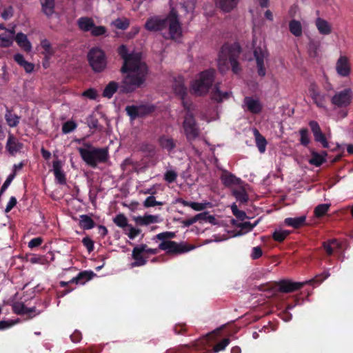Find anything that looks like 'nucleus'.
Listing matches in <instances>:
<instances>
[{"instance_id": "obj_38", "label": "nucleus", "mask_w": 353, "mask_h": 353, "mask_svg": "<svg viewBox=\"0 0 353 353\" xmlns=\"http://www.w3.org/2000/svg\"><path fill=\"white\" fill-rule=\"evenodd\" d=\"M259 223V220L255 221L254 223L246 221L243 223H236L235 220H232V224L235 225L237 228H241V230H246L248 231H251Z\"/></svg>"}, {"instance_id": "obj_60", "label": "nucleus", "mask_w": 353, "mask_h": 353, "mask_svg": "<svg viewBox=\"0 0 353 353\" xmlns=\"http://www.w3.org/2000/svg\"><path fill=\"white\" fill-rule=\"evenodd\" d=\"M82 243L85 247L88 249L89 252H91L94 249V241L88 236H85L83 239Z\"/></svg>"}, {"instance_id": "obj_9", "label": "nucleus", "mask_w": 353, "mask_h": 353, "mask_svg": "<svg viewBox=\"0 0 353 353\" xmlns=\"http://www.w3.org/2000/svg\"><path fill=\"white\" fill-rule=\"evenodd\" d=\"M194 247L189 245L183 242L176 243L172 241H162L159 245V249L161 250H166L169 254H179L187 252L192 250Z\"/></svg>"}, {"instance_id": "obj_48", "label": "nucleus", "mask_w": 353, "mask_h": 353, "mask_svg": "<svg viewBox=\"0 0 353 353\" xmlns=\"http://www.w3.org/2000/svg\"><path fill=\"white\" fill-rule=\"evenodd\" d=\"M124 231L130 239H134L141 232L140 229L134 228L131 225H129Z\"/></svg>"}, {"instance_id": "obj_3", "label": "nucleus", "mask_w": 353, "mask_h": 353, "mask_svg": "<svg viewBox=\"0 0 353 353\" xmlns=\"http://www.w3.org/2000/svg\"><path fill=\"white\" fill-rule=\"evenodd\" d=\"M241 52L240 46L236 43L224 44L219 52L218 59V67L221 73L228 70V61L234 73L238 74L241 71V67L237 59Z\"/></svg>"}, {"instance_id": "obj_50", "label": "nucleus", "mask_w": 353, "mask_h": 353, "mask_svg": "<svg viewBox=\"0 0 353 353\" xmlns=\"http://www.w3.org/2000/svg\"><path fill=\"white\" fill-rule=\"evenodd\" d=\"M127 114L130 117L131 119L139 117L137 105H128L125 108Z\"/></svg>"}, {"instance_id": "obj_28", "label": "nucleus", "mask_w": 353, "mask_h": 353, "mask_svg": "<svg viewBox=\"0 0 353 353\" xmlns=\"http://www.w3.org/2000/svg\"><path fill=\"white\" fill-rule=\"evenodd\" d=\"M327 156L326 152H323L321 154L316 152H312V157L309 160V163L316 166H320L323 162L325 161V157Z\"/></svg>"}, {"instance_id": "obj_40", "label": "nucleus", "mask_w": 353, "mask_h": 353, "mask_svg": "<svg viewBox=\"0 0 353 353\" xmlns=\"http://www.w3.org/2000/svg\"><path fill=\"white\" fill-rule=\"evenodd\" d=\"M330 204H320L314 209V214L316 217H321L324 216L330 208Z\"/></svg>"}, {"instance_id": "obj_17", "label": "nucleus", "mask_w": 353, "mask_h": 353, "mask_svg": "<svg viewBox=\"0 0 353 353\" xmlns=\"http://www.w3.org/2000/svg\"><path fill=\"white\" fill-rule=\"evenodd\" d=\"M221 180L226 187H230L232 185H240L242 183L241 179L236 177L234 174L227 171L223 172L221 176Z\"/></svg>"}, {"instance_id": "obj_25", "label": "nucleus", "mask_w": 353, "mask_h": 353, "mask_svg": "<svg viewBox=\"0 0 353 353\" xmlns=\"http://www.w3.org/2000/svg\"><path fill=\"white\" fill-rule=\"evenodd\" d=\"M14 60L20 66L23 67L26 72L30 73L33 71L34 65L30 62L26 61L23 56L21 54L18 53L14 54Z\"/></svg>"}, {"instance_id": "obj_37", "label": "nucleus", "mask_w": 353, "mask_h": 353, "mask_svg": "<svg viewBox=\"0 0 353 353\" xmlns=\"http://www.w3.org/2000/svg\"><path fill=\"white\" fill-rule=\"evenodd\" d=\"M112 24L114 27H116L117 29L126 30L129 27L130 21L128 19H127L125 18H124V19L118 18V19H115L112 23Z\"/></svg>"}, {"instance_id": "obj_1", "label": "nucleus", "mask_w": 353, "mask_h": 353, "mask_svg": "<svg viewBox=\"0 0 353 353\" xmlns=\"http://www.w3.org/2000/svg\"><path fill=\"white\" fill-rule=\"evenodd\" d=\"M119 55L123 60L121 72L126 74L120 84L110 81L104 88L103 97L110 99L119 90L121 94H128L141 88L148 74V68L142 59L141 52H130L125 45H121L117 50Z\"/></svg>"}, {"instance_id": "obj_56", "label": "nucleus", "mask_w": 353, "mask_h": 353, "mask_svg": "<svg viewBox=\"0 0 353 353\" xmlns=\"http://www.w3.org/2000/svg\"><path fill=\"white\" fill-rule=\"evenodd\" d=\"M18 319L16 320H7L0 321V330H3L11 327L12 325L18 323Z\"/></svg>"}, {"instance_id": "obj_6", "label": "nucleus", "mask_w": 353, "mask_h": 353, "mask_svg": "<svg viewBox=\"0 0 353 353\" xmlns=\"http://www.w3.org/2000/svg\"><path fill=\"white\" fill-rule=\"evenodd\" d=\"M215 72L214 69H210L199 74V78L192 84V90L196 95L201 96L208 93L214 82Z\"/></svg>"}, {"instance_id": "obj_51", "label": "nucleus", "mask_w": 353, "mask_h": 353, "mask_svg": "<svg viewBox=\"0 0 353 353\" xmlns=\"http://www.w3.org/2000/svg\"><path fill=\"white\" fill-rule=\"evenodd\" d=\"M76 127L77 124L74 121H69L63 123L62 131L63 133L67 134L74 130Z\"/></svg>"}, {"instance_id": "obj_63", "label": "nucleus", "mask_w": 353, "mask_h": 353, "mask_svg": "<svg viewBox=\"0 0 353 353\" xmlns=\"http://www.w3.org/2000/svg\"><path fill=\"white\" fill-rule=\"evenodd\" d=\"M263 255V251L261 247L257 246L254 247L252 249V252L251 254V258L253 260L257 259L260 258Z\"/></svg>"}, {"instance_id": "obj_14", "label": "nucleus", "mask_w": 353, "mask_h": 353, "mask_svg": "<svg viewBox=\"0 0 353 353\" xmlns=\"http://www.w3.org/2000/svg\"><path fill=\"white\" fill-rule=\"evenodd\" d=\"M173 89L174 92L181 97L184 108H186L190 107V105H188L187 103L184 101V97L187 94V90L183 84L182 78L179 77L178 80L175 81L174 84L173 85Z\"/></svg>"}, {"instance_id": "obj_4", "label": "nucleus", "mask_w": 353, "mask_h": 353, "mask_svg": "<svg viewBox=\"0 0 353 353\" xmlns=\"http://www.w3.org/2000/svg\"><path fill=\"white\" fill-rule=\"evenodd\" d=\"M305 285L304 282H294L289 279H282L271 285H261L258 287L259 291L267 293L268 296H275L278 293H291L300 290Z\"/></svg>"}, {"instance_id": "obj_11", "label": "nucleus", "mask_w": 353, "mask_h": 353, "mask_svg": "<svg viewBox=\"0 0 353 353\" xmlns=\"http://www.w3.org/2000/svg\"><path fill=\"white\" fill-rule=\"evenodd\" d=\"M268 55V51L262 49L261 47L255 48L254 50V56L256 61L257 72L261 77H264L266 74L264 67V59Z\"/></svg>"}, {"instance_id": "obj_54", "label": "nucleus", "mask_w": 353, "mask_h": 353, "mask_svg": "<svg viewBox=\"0 0 353 353\" xmlns=\"http://www.w3.org/2000/svg\"><path fill=\"white\" fill-rule=\"evenodd\" d=\"M41 47L45 50V55H52L53 54L54 52L52 49L51 44L47 39H43L41 42Z\"/></svg>"}, {"instance_id": "obj_35", "label": "nucleus", "mask_w": 353, "mask_h": 353, "mask_svg": "<svg viewBox=\"0 0 353 353\" xmlns=\"http://www.w3.org/2000/svg\"><path fill=\"white\" fill-rule=\"evenodd\" d=\"M114 223L119 227L123 228L124 230L129 225L128 223V219L123 214H117L113 219Z\"/></svg>"}, {"instance_id": "obj_2", "label": "nucleus", "mask_w": 353, "mask_h": 353, "mask_svg": "<svg viewBox=\"0 0 353 353\" xmlns=\"http://www.w3.org/2000/svg\"><path fill=\"white\" fill-rule=\"evenodd\" d=\"M167 27L169 28V32L168 35H163L164 38L176 39L181 36L182 28L177 11L174 8H172L166 17H152L149 18L145 23V29L150 32L161 31Z\"/></svg>"}, {"instance_id": "obj_7", "label": "nucleus", "mask_w": 353, "mask_h": 353, "mask_svg": "<svg viewBox=\"0 0 353 353\" xmlns=\"http://www.w3.org/2000/svg\"><path fill=\"white\" fill-rule=\"evenodd\" d=\"M88 60L92 69L96 72L104 70L107 65L104 52L99 48H93L88 53Z\"/></svg>"}, {"instance_id": "obj_61", "label": "nucleus", "mask_w": 353, "mask_h": 353, "mask_svg": "<svg viewBox=\"0 0 353 353\" xmlns=\"http://www.w3.org/2000/svg\"><path fill=\"white\" fill-rule=\"evenodd\" d=\"M83 97H85L90 99H96L97 97V92L96 90L93 88H89L84 91L82 94Z\"/></svg>"}, {"instance_id": "obj_39", "label": "nucleus", "mask_w": 353, "mask_h": 353, "mask_svg": "<svg viewBox=\"0 0 353 353\" xmlns=\"http://www.w3.org/2000/svg\"><path fill=\"white\" fill-rule=\"evenodd\" d=\"M290 233L288 230H275L272 234V238L276 241L282 242Z\"/></svg>"}, {"instance_id": "obj_64", "label": "nucleus", "mask_w": 353, "mask_h": 353, "mask_svg": "<svg viewBox=\"0 0 353 353\" xmlns=\"http://www.w3.org/2000/svg\"><path fill=\"white\" fill-rule=\"evenodd\" d=\"M87 123L90 128L98 129L99 122L97 119L92 116H90L87 119Z\"/></svg>"}, {"instance_id": "obj_13", "label": "nucleus", "mask_w": 353, "mask_h": 353, "mask_svg": "<svg viewBox=\"0 0 353 353\" xmlns=\"http://www.w3.org/2000/svg\"><path fill=\"white\" fill-rule=\"evenodd\" d=\"M337 73L342 77H347L351 71L350 64L347 57L341 56L337 60L336 64Z\"/></svg>"}, {"instance_id": "obj_53", "label": "nucleus", "mask_w": 353, "mask_h": 353, "mask_svg": "<svg viewBox=\"0 0 353 353\" xmlns=\"http://www.w3.org/2000/svg\"><path fill=\"white\" fill-rule=\"evenodd\" d=\"M17 315L26 316V319H31L37 314L36 310H13Z\"/></svg>"}, {"instance_id": "obj_18", "label": "nucleus", "mask_w": 353, "mask_h": 353, "mask_svg": "<svg viewBox=\"0 0 353 353\" xmlns=\"http://www.w3.org/2000/svg\"><path fill=\"white\" fill-rule=\"evenodd\" d=\"M244 102L248 108V110L253 114H259L262 110V105L260 101L257 99H253L252 97H246L244 99Z\"/></svg>"}, {"instance_id": "obj_43", "label": "nucleus", "mask_w": 353, "mask_h": 353, "mask_svg": "<svg viewBox=\"0 0 353 353\" xmlns=\"http://www.w3.org/2000/svg\"><path fill=\"white\" fill-rule=\"evenodd\" d=\"M139 117H142L154 110V107L146 105H141L137 106Z\"/></svg>"}, {"instance_id": "obj_52", "label": "nucleus", "mask_w": 353, "mask_h": 353, "mask_svg": "<svg viewBox=\"0 0 353 353\" xmlns=\"http://www.w3.org/2000/svg\"><path fill=\"white\" fill-rule=\"evenodd\" d=\"M91 34L94 37H99L104 34L106 32V28L104 26H94L91 30Z\"/></svg>"}, {"instance_id": "obj_16", "label": "nucleus", "mask_w": 353, "mask_h": 353, "mask_svg": "<svg viewBox=\"0 0 353 353\" xmlns=\"http://www.w3.org/2000/svg\"><path fill=\"white\" fill-rule=\"evenodd\" d=\"M231 94V92H221L219 88V83H216L212 91L211 97L217 103H221L223 100L228 99Z\"/></svg>"}, {"instance_id": "obj_15", "label": "nucleus", "mask_w": 353, "mask_h": 353, "mask_svg": "<svg viewBox=\"0 0 353 353\" xmlns=\"http://www.w3.org/2000/svg\"><path fill=\"white\" fill-rule=\"evenodd\" d=\"M41 6V12L48 18H50L55 12L54 0H39Z\"/></svg>"}, {"instance_id": "obj_47", "label": "nucleus", "mask_w": 353, "mask_h": 353, "mask_svg": "<svg viewBox=\"0 0 353 353\" xmlns=\"http://www.w3.org/2000/svg\"><path fill=\"white\" fill-rule=\"evenodd\" d=\"M314 140L316 142L321 143L324 148H327L329 147V143L325 138V134L322 132V131L314 134Z\"/></svg>"}, {"instance_id": "obj_58", "label": "nucleus", "mask_w": 353, "mask_h": 353, "mask_svg": "<svg viewBox=\"0 0 353 353\" xmlns=\"http://www.w3.org/2000/svg\"><path fill=\"white\" fill-rule=\"evenodd\" d=\"M175 233L172 232H165L158 234L156 237L159 240L164 241L165 239H170L175 237Z\"/></svg>"}, {"instance_id": "obj_29", "label": "nucleus", "mask_w": 353, "mask_h": 353, "mask_svg": "<svg viewBox=\"0 0 353 353\" xmlns=\"http://www.w3.org/2000/svg\"><path fill=\"white\" fill-rule=\"evenodd\" d=\"M254 134L255 136L256 143L260 152L263 153L265 150L267 141L265 137L260 134L258 130L254 129Z\"/></svg>"}, {"instance_id": "obj_22", "label": "nucleus", "mask_w": 353, "mask_h": 353, "mask_svg": "<svg viewBox=\"0 0 353 353\" xmlns=\"http://www.w3.org/2000/svg\"><path fill=\"white\" fill-rule=\"evenodd\" d=\"M14 39L17 44L19 45V46L23 49L26 52H29L31 51V43L28 41L27 36L25 34L22 32L17 33Z\"/></svg>"}, {"instance_id": "obj_31", "label": "nucleus", "mask_w": 353, "mask_h": 353, "mask_svg": "<svg viewBox=\"0 0 353 353\" xmlns=\"http://www.w3.org/2000/svg\"><path fill=\"white\" fill-rule=\"evenodd\" d=\"M79 225L83 230H90L94 227L95 223L90 216L83 214L80 216Z\"/></svg>"}, {"instance_id": "obj_24", "label": "nucleus", "mask_w": 353, "mask_h": 353, "mask_svg": "<svg viewBox=\"0 0 353 353\" xmlns=\"http://www.w3.org/2000/svg\"><path fill=\"white\" fill-rule=\"evenodd\" d=\"M53 170L56 179L60 184H65L66 179L65 174L61 170V163L60 161H53Z\"/></svg>"}, {"instance_id": "obj_12", "label": "nucleus", "mask_w": 353, "mask_h": 353, "mask_svg": "<svg viewBox=\"0 0 353 353\" xmlns=\"http://www.w3.org/2000/svg\"><path fill=\"white\" fill-rule=\"evenodd\" d=\"M23 144L17 137L10 134L7 141L6 148L10 154L14 156L21 152Z\"/></svg>"}, {"instance_id": "obj_44", "label": "nucleus", "mask_w": 353, "mask_h": 353, "mask_svg": "<svg viewBox=\"0 0 353 353\" xmlns=\"http://www.w3.org/2000/svg\"><path fill=\"white\" fill-rule=\"evenodd\" d=\"M300 133V142L301 144L307 146L310 143V138L308 137V130L306 128H302L299 131Z\"/></svg>"}, {"instance_id": "obj_26", "label": "nucleus", "mask_w": 353, "mask_h": 353, "mask_svg": "<svg viewBox=\"0 0 353 353\" xmlns=\"http://www.w3.org/2000/svg\"><path fill=\"white\" fill-rule=\"evenodd\" d=\"M77 23L79 28L84 32L91 31L94 26L93 19L88 17H81L79 19Z\"/></svg>"}, {"instance_id": "obj_34", "label": "nucleus", "mask_w": 353, "mask_h": 353, "mask_svg": "<svg viewBox=\"0 0 353 353\" xmlns=\"http://www.w3.org/2000/svg\"><path fill=\"white\" fill-rule=\"evenodd\" d=\"M5 117L8 125L10 127H16L19 122L20 117L12 114L10 110H7Z\"/></svg>"}, {"instance_id": "obj_57", "label": "nucleus", "mask_w": 353, "mask_h": 353, "mask_svg": "<svg viewBox=\"0 0 353 353\" xmlns=\"http://www.w3.org/2000/svg\"><path fill=\"white\" fill-rule=\"evenodd\" d=\"M177 174L173 170H168L164 175V179L168 183H172L176 181Z\"/></svg>"}, {"instance_id": "obj_36", "label": "nucleus", "mask_w": 353, "mask_h": 353, "mask_svg": "<svg viewBox=\"0 0 353 353\" xmlns=\"http://www.w3.org/2000/svg\"><path fill=\"white\" fill-rule=\"evenodd\" d=\"M232 193L236 200L241 203H245L248 200V194L243 188H241L239 190H234Z\"/></svg>"}, {"instance_id": "obj_30", "label": "nucleus", "mask_w": 353, "mask_h": 353, "mask_svg": "<svg viewBox=\"0 0 353 353\" xmlns=\"http://www.w3.org/2000/svg\"><path fill=\"white\" fill-rule=\"evenodd\" d=\"M289 29L290 32L295 37L302 35V26L300 21L293 19L289 23Z\"/></svg>"}, {"instance_id": "obj_59", "label": "nucleus", "mask_w": 353, "mask_h": 353, "mask_svg": "<svg viewBox=\"0 0 353 353\" xmlns=\"http://www.w3.org/2000/svg\"><path fill=\"white\" fill-rule=\"evenodd\" d=\"M0 47L1 48L10 47L12 45L13 43L12 39H9L7 37L3 36V34L0 35Z\"/></svg>"}, {"instance_id": "obj_41", "label": "nucleus", "mask_w": 353, "mask_h": 353, "mask_svg": "<svg viewBox=\"0 0 353 353\" xmlns=\"http://www.w3.org/2000/svg\"><path fill=\"white\" fill-rule=\"evenodd\" d=\"M197 215L201 216L200 218H199V221L209 222L212 225L217 224V221L214 216L209 214L208 212H203L198 214Z\"/></svg>"}, {"instance_id": "obj_27", "label": "nucleus", "mask_w": 353, "mask_h": 353, "mask_svg": "<svg viewBox=\"0 0 353 353\" xmlns=\"http://www.w3.org/2000/svg\"><path fill=\"white\" fill-rule=\"evenodd\" d=\"M305 216H301L296 218H287L285 219V223L287 225L292 226L296 229L305 224Z\"/></svg>"}, {"instance_id": "obj_42", "label": "nucleus", "mask_w": 353, "mask_h": 353, "mask_svg": "<svg viewBox=\"0 0 353 353\" xmlns=\"http://www.w3.org/2000/svg\"><path fill=\"white\" fill-rule=\"evenodd\" d=\"M231 210L233 214L239 220L243 221L248 218L246 213L243 210H239L236 204H233L231 206Z\"/></svg>"}, {"instance_id": "obj_23", "label": "nucleus", "mask_w": 353, "mask_h": 353, "mask_svg": "<svg viewBox=\"0 0 353 353\" xmlns=\"http://www.w3.org/2000/svg\"><path fill=\"white\" fill-rule=\"evenodd\" d=\"M134 220L137 225H148L150 223L159 222V216L155 215L145 214L143 216H135Z\"/></svg>"}, {"instance_id": "obj_8", "label": "nucleus", "mask_w": 353, "mask_h": 353, "mask_svg": "<svg viewBox=\"0 0 353 353\" xmlns=\"http://www.w3.org/2000/svg\"><path fill=\"white\" fill-rule=\"evenodd\" d=\"M185 109L187 110V112L184 117L183 128L187 139L191 141L196 139L199 136L200 131L194 119V116L191 112L190 107H188Z\"/></svg>"}, {"instance_id": "obj_19", "label": "nucleus", "mask_w": 353, "mask_h": 353, "mask_svg": "<svg viewBox=\"0 0 353 353\" xmlns=\"http://www.w3.org/2000/svg\"><path fill=\"white\" fill-rule=\"evenodd\" d=\"M315 25L321 34L327 35L332 32V26L327 21L322 18H317L315 21Z\"/></svg>"}, {"instance_id": "obj_20", "label": "nucleus", "mask_w": 353, "mask_h": 353, "mask_svg": "<svg viewBox=\"0 0 353 353\" xmlns=\"http://www.w3.org/2000/svg\"><path fill=\"white\" fill-rule=\"evenodd\" d=\"M94 276H95V274L92 271H83L81 272L76 277L69 281V282L76 284H84L85 282L92 279Z\"/></svg>"}, {"instance_id": "obj_21", "label": "nucleus", "mask_w": 353, "mask_h": 353, "mask_svg": "<svg viewBox=\"0 0 353 353\" xmlns=\"http://www.w3.org/2000/svg\"><path fill=\"white\" fill-rule=\"evenodd\" d=\"M239 0H216V5L224 12H229L237 5Z\"/></svg>"}, {"instance_id": "obj_46", "label": "nucleus", "mask_w": 353, "mask_h": 353, "mask_svg": "<svg viewBox=\"0 0 353 353\" xmlns=\"http://www.w3.org/2000/svg\"><path fill=\"white\" fill-rule=\"evenodd\" d=\"M230 342V339H228V338L223 339L221 341L216 343L213 347L214 352H219L220 351L224 350L225 349V347L229 345Z\"/></svg>"}, {"instance_id": "obj_33", "label": "nucleus", "mask_w": 353, "mask_h": 353, "mask_svg": "<svg viewBox=\"0 0 353 353\" xmlns=\"http://www.w3.org/2000/svg\"><path fill=\"white\" fill-rule=\"evenodd\" d=\"M132 256L134 259V262L131 263L132 267L141 266L146 263V260L143 259L141 254L138 252L136 249H133Z\"/></svg>"}, {"instance_id": "obj_45", "label": "nucleus", "mask_w": 353, "mask_h": 353, "mask_svg": "<svg viewBox=\"0 0 353 353\" xmlns=\"http://www.w3.org/2000/svg\"><path fill=\"white\" fill-rule=\"evenodd\" d=\"M163 203L160 201H157L154 196H150L143 202V206L145 208H150L156 205H162Z\"/></svg>"}, {"instance_id": "obj_10", "label": "nucleus", "mask_w": 353, "mask_h": 353, "mask_svg": "<svg viewBox=\"0 0 353 353\" xmlns=\"http://www.w3.org/2000/svg\"><path fill=\"white\" fill-rule=\"evenodd\" d=\"M352 97V91L350 88H346L336 92L332 98V103L337 107L342 108L349 105Z\"/></svg>"}, {"instance_id": "obj_32", "label": "nucleus", "mask_w": 353, "mask_h": 353, "mask_svg": "<svg viewBox=\"0 0 353 353\" xmlns=\"http://www.w3.org/2000/svg\"><path fill=\"white\" fill-rule=\"evenodd\" d=\"M160 145L168 151H171L175 148V143L172 138L161 137L159 138Z\"/></svg>"}, {"instance_id": "obj_5", "label": "nucleus", "mask_w": 353, "mask_h": 353, "mask_svg": "<svg viewBox=\"0 0 353 353\" xmlns=\"http://www.w3.org/2000/svg\"><path fill=\"white\" fill-rule=\"evenodd\" d=\"M88 148H79L83 160L90 166L96 168L98 163H106L109 159L108 148H97L88 145Z\"/></svg>"}, {"instance_id": "obj_49", "label": "nucleus", "mask_w": 353, "mask_h": 353, "mask_svg": "<svg viewBox=\"0 0 353 353\" xmlns=\"http://www.w3.org/2000/svg\"><path fill=\"white\" fill-rule=\"evenodd\" d=\"M329 276H330V274L327 272H323L321 274L316 275L312 279H311L310 281H305V284L306 283H311L312 284V283H320L323 280L327 279Z\"/></svg>"}, {"instance_id": "obj_62", "label": "nucleus", "mask_w": 353, "mask_h": 353, "mask_svg": "<svg viewBox=\"0 0 353 353\" xmlns=\"http://www.w3.org/2000/svg\"><path fill=\"white\" fill-rule=\"evenodd\" d=\"M141 150L143 152L152 155L154 153L155 148L153 145L145 143L142 144V145L141 146Z\"/></svg>"}, {"instance_id": "obj_55", "label": "nucleus", "mask_w": 353, "mask_h": 353, "mask_svg": "<svg viewBox=\"0 0 353 353\" xmlns=\"http://www.w3.org/2000/svg\"><path fill=\"white\" fill-rule=\"evenodd\" d=\"M325 95H322L320 93L319 94H314V97H312V99L314 102L316 104L317 106L321 108H324L325 105Z\"/></svg>"}]
</instances>
